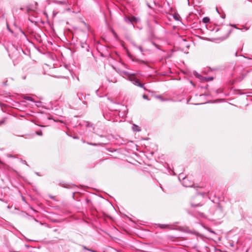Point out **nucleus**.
<instances>
[{
	"instance_id": "nucleus-1",
	"label": "nucleus",
	"mask_w": 252,
	"mask_h": 252,
	"mask_svg": "<svg viewBox=\"0 0 252 252\" xmlns=\"http://www.w3.org/2000/svg\"><path fill=\"white\" fill-rule=\"evenodd\" d=\"M182 185L186 187H191L193 184V182L189 180L187 177H184L182 180Z\"/></svg>"
},
{
	"instance_id": "nucleus-2",
	"label": "nucleus",
	"mask_w": 252,
	"mask_h": 252,
	"mask_svg": "<svg viewBox=\"0 0 252 252\" xmlns=\"http://www.w3.org/2000/svg\"><path fill=\"white\" fill-rule=\"evenodd\" d=\"M215 214L217 217L218 219H220V218H222L224 216V214L222 212V209L221 207L219 206L216 210Z\"/></svg>"
},
{
	"instance_id": "nucleus-3",
	"label": "nucleus",
	"mask_w": 252,
	"mask_h": 252,
	"mask_svg": "<svg viewBox=\"0 0 252 252\" xmlns=\"http://www.w3.org/2000/svg\"><path fill=\"white\" fill-rule=\"evenodd\" d=\"M129 81L132 82L134 85L137 86H138V84L140 83L139 81L134 76L129 77Z\"/></svg>"
},
{
	"instance_id": "nucleus-4",
	"label": "nucleus",
	"mask_w": 252,
	"mask_h": 252,
	"mask_svg": "<svg viewBox=\"0 0 252 252\" xmlns=\"http://www.w3.org/2000/svg\"><path fill=\"white\" fill-rule=\"evenodd\" d=\"M121 74L122 76L126 75L128 77V80H129V77L134 76V74H130L128 72L126 71H122L121 72Z\"/></svg>"
},
{
	"instance_id": "nucleus-5",
	"label": "nucleus",
	"mask_w": 252,
	"mask_h": 252,
	"mask_svg": "<svg viewBox=\"0 0 252 252\" xmlns=\"http://www.w3.org/2000/svg\"><path fill=\"white\" fill-rule=\"evenodd\" d=\"M132 128L133 130L134 131H141V129L140 128V127L138 126H137V125H136L135 124L133 125Z\"/></svg>"
},
{
	"instance_id": "nucleus-6",
	"label": "nucleus",
	"mask_w": 252,
	"mask_h": 252,
	"mask_svg": "<svg viewBox=\"0 0 252 252\" xmlns=\"http://www.w3.org/2000/svg\"><path fill=\"white\" fill-rule=\"evenodd\" d=\"M131 21L132 24L133 23V22H135L136 23L139 21V19L137 17H136L135 16H132L131 17Z\"/></svg>"
},
{
	"instance_id": "nucleus-7",
	"label": "nucleus",
	"mask_w": 252,
	"mask_h": 252,
	"mask_svg": "<svg viewBox=\"0 0 252 252\" xmlns=\"http://www.w3.org/2000/svg\"><path fill=\"white\" fill-rule=\"evenodd\" d=\"M190 204H191V206L193 207H199V206H201L202 205V204L200 203H194L193 202H191Z\"/></svg>"
},
{
	"instance_id": "nucleus-8",
	"label": "nucleus",
	"mask_w": 252,
	"mask_h": 252,
	"mask_svg": "<svg viewBox=\"0 0 252 252\" xmlns=\"http://www.w3.org/2000/svg\"><path fill=\"white\" fill-rule=\"evenodd\" d=\"M124 20L126 23L131 24V18L125 17Z\"/></svg>"
},
{
	"instance_id": "nucleus-9",
	"label": "nucleus",
	"mask_w": 252,
	"mask_h": 252,
	"mask_svg": "<svg viewBox=\"0 0 252 252\" xmlns=\"http://www.w3.org/2000/svg\"><path fill=\"white\" fill-rule=\"evenodd\" d=\"M24 99H26V100H30V101H34L33 98L31 97V96H25L24 97Z\"/></svg>"
},
{
	"instance_id": "nucleus-10",
	"label": "nucleus",
	"mask_w": 252,
	"mask_h": 252,
	"mask_svg": "<svg viewBox=\"0 0 252 252\" xmlns=\"http://www.w3.org/2000/svg\"><path fill=\"white\" fill-rule=\"evenodd\" d=\"M209 21H210V19L208 17H204L203 19V22L204 23H208L209 22Z\"/></svg>"
},
{
	"instance_id": "nucleus-11",
	"label": "nucleus",
	"mask_w": 252,
	"mask_h": 252,
	"mask_svg": "<svg viewBox=\"0 0 252 252\" xmlns=\"http://www.w3.org/2000/svg\"><path fill=\"white\" fill-rule=\"evenodd\" d=\"M134 45L138 49H139V50L141 52H143V49L142 48L141 46H137L135 44H134Z\"/></svg>"
},
{
	"instance_id": "nucleus-12",
	"label": "nucleus",
	"mask_w": 252,
	"mask_h": 252,
	"mask_svg": "<svg viewBox=\"0 0 252 252\" xmlns=\"http://www.w3.org/2000/svg\"><path fill=\"white\" fill-rule=\"evenodd\" d=\"M138 86L141 87V88H143L144 90H146V88L144 87V84H142V83H139V84H138Z\"/></svg>"
},
{
	"instance_id": "nucleus-13",
	"label": "nucleus",
	"mask_w": 252,
	"mask_h": 252,
	"mask_svg": "<svg viewBox=\"0 0 252 252\" xmlns=\"http://www.w3.org/2000/svg\"><path fill=\"white\" fill-rule=\"evenodd\" d=\"M159 226L161 228H165L166 227V225L165 224H159Z\"/></svg>"
},
{
	"instance_id": "nucleus-14",
	"label": "nucleus",
	"mask_w": 252,
	"mask_h": 252,
	"mask_svg": "<svg viewBox=\"0 0 252 252\" xmlns=\"http://www.w3.org/2000/svg\"><path fill=\"white\" fill-rule=\"evenodd\" d=\"M36 133L38 135H42V131H37L36 132Z\"/></svg>"
},
{
	"instance_id": "nucleus-15",
	"label": "nucleus",
	"mask_w": 252,
	"mask_h": 252,
	"mask_svg": "<svg viewBox=\"0 0 252 252\" xmlns=\"http://www.w3.org/2000/svg\"><path fill=\"white\" fill-rule=\"evenodd\" d=\"M143 97L144 99H148V96L147 95H143Z\"/></svg>"
},
{
	"instance_id": "nucleus-16",
	"label": "nucleus",
	"mask_w": 252,
	"mask_h": 252,
	"mask_svg": "<svg viewBox=\"0 0 252 252\" xmlns=\"http://www.w3.org/2000/svg\"><path fill=\"white\" fill-rule=\"evenodd\" d=\"M21 161H22V162L23 164H26V165H28V164H27V163L26 161L21 160Z\"/></svg>"
},
{
	"instance_id": "nucleus-17",
	"label": "nucleus",
	"mask_w": 252,
	"mask_h": 252,
	"mask_svg": "<svg viewBox=\"0 0 252 252\" xmlns=\"http://www.w3.org/2000/svg\"><path fill=\"white\" fill-rule=\"evenodd\" d=\"M157 97L158 98H160L162 101H164V99L161 98V96H157Z\"/></svg>"
},
{
	"instance_id": "nucleus-18",
	"label": "nucleus",
	"mask_w": 252,
	"mask_h": 252,
	"mask_svg": "<svg viewBox=\"0 0 252 252\" xmlns=\"http://www.w3.org/2000/svg\"><path fill=\"white\" fill-rule=\"evenodd\" d=\"M139 63H145V62L144 61H139Z\"/></svg>"
},
{
	"instance_id": "nucleus-19",
	"label": "nucleus",
	"mask_w": 252,
	"mask_h": 252,
	"mask_svg": "<svg viewBox=\"0 0 252 252\" xmlns=\"http://www.w3.org/2000/svg\"><path fill=\"white\" fill-rule=\"evenodd\" d=\"M147 6L150 7V8H151V6L150 5V4L149 3H147Z\"/></svg>"
},
{
	"instance_id": "nucleus-20",
	"label": "nucleus",
	"mask_w": 252,
	"mask_h": 252,
	"mask_svg": "<svg viewBox=\"0 0 252 252\" xmlns=\"http://www.w3.org/2000/svg\"><path fill=\"white\" fill-rule=\"evenodd\" d=\"M213 77H210V78H209V80H213Z\"/></svg>"
},
{
	"instance_id": "nucleus-21",
	"label": "nucleus",
	"mask_w": 252,
	"mask_h": 252,
	"mask_svg": "<svg viewBox=\"0 0 252 252\" xmlns=\"http://www.w3.org/2000/svg\"><path fill=\"white\" fill-rule=\"evenodd\" d=\"M216 10L218 12V13H219L218 8H216Z\"/></svg>"
},
{
	"instance_id": "nucleus-22",
	"label": "nucleus",
	"mask_w": 252,
	"mask_h": 252,
	"mask_svg": "<svg viewBox=\"0 0 252 252\" xmlns=\"http://www.w3.org/2000/svg\"><path fill=\"white\" fill-rule=\"evenodd\" d=\"M249 1L252 2V0H250Z\"/></svg>"
}]
</instances>
